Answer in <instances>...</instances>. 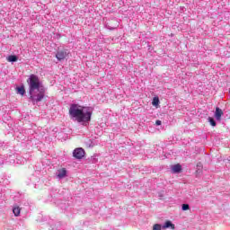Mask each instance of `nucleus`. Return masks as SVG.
I'll return each instance as SVG.
<instances>
[{
    "instance_id": "nucleus-1",
    "label": "nucleus",
    "mask_w": 230,
    "mask_h": 230,
    "mask_svg": "<svg viewBox=\"0 0 230 230\" xmlns=\"http://www.w3.org/2000/svg\"><path fill=\"white\" fill-rule=\"evenodd\" d=\"M70 118L75 119L77 123H87L91 121L93 113L85 111V108L78 104H71L69 109Z\"/></svg>"
},
{
    "instance_id": "nucleus-2",
    "label": "nucleus",
    "mask_w": 230,
    "mask_h": 230,
    "mask_svg": "<svg viewBox=\"0 0 230 230\" xmlns=\"http://www.w3.org/2000/svg\"><path fill=\"white\" fill-rule=\"evenodd\" d=\"M29 83V94L31 102H35V91H40V80L39 76L35 75H31L28 80Z\"/></svg>"
},
{
    "instance_id": "nucleus-3",
    "label": "nucleus",
    "mask_w": 230,
    "mask_h": 230,
    "mask_svg": "<svg viewBox=\"0 0 230 230\" xmlns=\"http://www.w3.org/2000/svg\"><path fill=\"white\" fill-rule=\"evenodd\" d=\"M73 156L75 159H84V157H85V150L82 147H77L74 150Z\"/></svg>"
},
{
    "instance_id": "nucleus-4",
    "label": "nucleus",
    "mask_w": 230,
    "mask_h": 230,
    "mask_svg": "<svg viewBox=\"0 0 230 230\" xmlns=\"http://www.w3.org/2000/svg\"><path fill=\"white\" fill-rule=\"evenodd\" d=\"M56 58L58 60H64L67 58V51L66 50H60L56 54Z\"/></svg>"
},
{
    "instance_id": "nucleus-5",
    "label": "nucleus",
    "mask_w": 230,
    "mask_h": 230,
    "mask_svg": "<svg viewBox=\"0 0 230 230\" xmlns=\"http://www.w3.org/2000/svg\"><path fill=\"white\" fill-rule=\"evenodd\" d=\"M222 116H224V111H222V109L217 107L215 112L216 119H217V121H220V119H222Z\"/></svg>"
},
{
    "instance_id": "nucleus-6",
    "label": "nucleus",
    "mask_w": 230,
    "mask_h": 230,
    "mask_svg": "<svg viewBox=\"0 0 230 230\" xmlns=\"http://www.w3.org/2000/svg\"><path fill=\"white\" fill-rule=\"evenodd\" d=\"M172 170L173 173H181V172H182V165H181L180 164H174L172 167Z\"/></svg>"
},
{
    "instance_id": "nucleus-7",
    "label": "nucleus",
    "mask_w": 230,
    "mask_h": 230,
    "mask_svg": "<svg viewBox=\"0 0 230 230\" xmlns=\"http://www.w3.org/2000/svg\"><path fill=\"white\" fill-rule=\"evenodd\" d=\"M66 174L67 171L66 170V168H62L58 170V179H64V177H66Z\"/></svg>"
},
{
    "instance_id": "nucleus-8",
    "label": "nucleus",
    "mask_w": 230,
    "mask_h": 230,
    "mask_svg": "<svg viewBox=\"0 0 230 230\" xmlns=\"http://www.w3.org/2000/svg\"><path fill=\"white\" fill-rule=\"evenodd\" d=\"M163 227H164V229H168L171 227L173 230V229H175V225L172 224V221H166Z\"/></svg>"
},
{
    "instance_id": "nucleus-9",
    "label": "nucleus",
    "mask_w": 230,
    "mask_h": 230,
    "mask_svg": "<svg viewBox=\"0 0 230 230\" xmlns=\"http://www.w3.org/2000/svg\"><path fill=\"white\" fill-rule=\"evenodd\" d=\"M44 98V93H42V92H40L38 94H37V98L35 99L34 98V102H34L35 103V102H42V99Z\"/></svg>"
},
{
    "instance_id": "nucleus-10",
    "label": "nucleus",
    "mask_w": 230,
    "mask_h": 230,
    "mask_svg": "<svg viewBox=\"0 0 230 230\" xmlns=\"http://www.w3.org/2000/svg\"><path fill=\"white\" fill-rule=\"evenodd\" d=\"M13 213L14 217H19V215H21V208H19V206L14 207L13 208Z\"/></svg>"
},
{
    "instance_id": "nucleus-11",
    "label": "nucleus",
    "mask_w": 230,
    "mask_h": 230,
    "mask_svg": "<svg viewBox=\"0 0 230 230\" xmlns=\"http://www.w3.org/2000/svg\"><path fill=\"white\" fill-rule=\"evenodd\" d=\"M17 60H19V58L15 55H11L7 58L8 62H17Z\"/></svg>"
},
{
    "instance_id": "nucleus-12",
    "label": "nucleus",
    "mask_w": 230,
    "mask_h": 230,
    "mask_svg": "<svg viewBox=\"0 0 230 230\" xmlns=\"http://www.w3.org/2000/svg\"><path fill=\"white\" fill-rule=\"evenodd\" d=\"M17 93H18V94L24 96V93H26V90H24V86L18 87Z\"/></svg>"
},
{
    "instance_id": "nucleus-13",
    "label": "nucleus",
    "mask_w": 230,
    "mask_h": 230,
    "mask_svg": "<svg viewBox=\"0 0 230 230\" xmlns=\"http://www.w3.org/2000/svg\"><path fill=\"white\" fill-rule=\"evenodd\" d=\"M152 105H154V107H158L159 106V97H155L153 99Z\"/></svg>"
},
{
    "instance_id": "nucleus-14",
    "label": "nucleus",
    "mask_w": 230,
    "mask_h": 230,
    "mask_svg": "<svg viewBox=\"0 0 230 230\" xmlns=\"http://www.w3.org/2000/svg\"><path fill=\"white\" fill-rule=\"evenodd\" d=\"M208 121L212 127H217V122L215 121V119L212 117H208Z\"/></svg>"
},
{
    "instance_id": "nucleus-15",
    "label": "nucleus",
    "mask_w": 230,
    "mask_h": 230,
    "mask_svg": "<svg viewBox=\"0 0 230 230\" xmlns=\"http://www.w3.org/2000/svg\"><path fill=\"white\" fill-rule=\"evenodd\" d=\"M181 209H182V211H188V209H190V205L189 204H182Z\"/></svg>"
},
{
    "instance_id": "nucleus-16",
    "label": "nucleus",
    "mask_w": 230,
    "mask_h": 230,
    "mask_svg": "<svg viewBox=\"0 0 230 230\" xmlns=\"http://www.w3.org/2000/svg\"><path fill=\"white\" fill-rule=\"evenodd\" d=\"M153 230H161V225L159 224H155L153 226Z\"/></svg>"
},
{
    "instance_id": "nucleus-17",
    "label": "nucleus",
    "mask_w": 230,
    "mask_h": 230,
    "mask_svg": "<svg viewBox=\"0 0 230 230\" xmlns=\"http://www.w3.org/2000/svg\"><path fill=\"white\" fill-rule=\"evenodd\" d=\"M155 125H157V126L162 125V121L161 120H156Z\"/></svg>"
}]
</instances>
